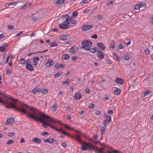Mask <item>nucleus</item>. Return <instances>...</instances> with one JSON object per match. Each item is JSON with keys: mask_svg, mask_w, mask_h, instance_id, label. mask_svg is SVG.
<instances>
[{"mask_svg": "<svg viewBox=\"0 0 153 153\" xmlns=\"http://www.w3.org/2000/svg\"><path fill=\"white\" fill-rule=\"evenodd\" d=\"M3 96L4 98L0 97V103L5 104L6 108H12L24 114H27L28 117L33 120H37L42 123V126L45 128L48 126L55 129L54 128L56 127L54 125H51L52 122H57L59 125H64L60 122L50 117L45 114L39 112L34 108L30 107L25 104L21 103L16 105L17 102L16 100Z\"/></svg>", "mask_w": 153, "mask_h": 153, "instance_id": "f257e3e1", "label": "nucleus"}, {"mask_svg": "<svg viewBox=\"0 0 153 153\" xmlns=\"http://www.w3.org/2000/svg\"><path fill=\"white\" fill-rule=\"evenodd\" d=\"M81 44L83 46L81 47V48H84L87 51L90 50L91 48L90 45H92V42L89 40H85L82 41Z\"/></svg>", "mask_w": 153, "mask_h": 153, "instance_id": "f03ea898", "label": "nucleus"}, {"mask_svg": "<svg viewBox=\"0 0 153 153\" xmlns=\"http://www.w3.org/2000/svg\"><path fill=\"white\" fill-rule=\"evenodd\" d=\"M54 128L57 131L60 132L62 133L64 135H68L69 137H70L73 139H76V138H75L73 136H71L70 134H68L66 131H64V130L62 128H61L59 129H58V128L56 127H54Z\"/></svg>", "mask_w": 153, "mask_h": 153, "instance_id": "7ed1b4c3", "label": "nucleus"}, {"mask_svg": "<svg viewBox=\"0 0 153 153\" xmlns=\"http://www.w3.org/2000/svg\"><path fill=\"white\" fill-rule=\"evenodd\" d=\"M93 27V26L92 25H84L82 26V30L85 31L92 29Z\"/></svg>", "mask_w": 153, "mask_h": 153, "instance_id": "20e7f679", "label": "nucleus"}, {"mask_svg": "<svg viewBox=\"0 0 153 153\" xmlns=\"http://www.w3.org/2000/svg\"><path fill=\"white\" fill-rule=\"evenodd\" d=\"M75 132L78 133V134H75V136L76 137V139L79 142H82V141L80 139L81 137L80 135H83L82 133L81 132H79L78 130H75Z\"/></svg>", "mask_w": 153, "mask_h": 153, "instance_id": "39448f33", "label": "nucleus"}, {"mask_svg": "<svg viewBox=\"0 0 153 153\" xmlns=\"http://www.w3.org/2000/svg\"><path fill=\"white\" fill-rule=\"evenodd\" d=\"M104 54L103 52L100 50L97 51V57L100 60L103 59L104 58Z\"/></svg>", "mask_w": 153, "mask_h": 153, "instance_id": "423d86ee", "label": "nucleus"}, {"mask_svg": "<svg viewBox=\"0 0 153 153\" xmlns=\"http://www.w3.org/2000/svg\"><path fill=\"white\" fill-rule=\"evenodd\" d=\"M97 46L102 51H104L105 48V46L104 44L102 42H98L97 44Z\"/></svg>", "mask_w": 153, "mask_h": 153, "instance_id": "0eeeda50", "label": "nucleus"}, {"mask_svg": "<svg viewBox=\"0 0 153 153\" xmlns=\"http://www.w3.org/2000/svg\"><path fill=\"white\" fill-rule=\"evenodd\" d=\"M53 62L51 59H48L47 62L45 63V65L47 67H50L53 64Z\"/></svg>", "mask_w": 153, "mask_h": 153, "instance_id": "6e6552de", "label": "nucleus"}, {"mask_svg": "<svg viewBox=\"0 0 153 153\" xmlns=\"http://www.w3.org/2000/svg\"><path fill=\"white\" fill-rule=\"evenodd\" d=\"M78 50V47L76 46H74L70 48V51L71 52V54H74L75 52H76Z\"/></svg>", "mask_w": 153, "mask_h": 153, "instance_id": "1a4fd4ad", "label": "nucleus"}, {"mask_svg": "<svg viewBox=\"0 0 153 153\" xmlns=\"http://www.w3.org/2000/svg\"><path fill=\"white\" fill-rule=\"evenodd\" d=\"M6 122L9 125H12L15 122V120L13 117H11L9 119H7L6 120Z\"/></svg>", "mask_w": 153, "mask_h": 153, "instance_id": "9d476101", "label": "nucleus"}, {"mask_svg": "<svg viewBox=\"0 0 153 153\" xmlns=\"http://www.w3.org/2000/svg\"><path fill=\"white\" fill-rule=\"evenodd\" d=\"M70 26V25H67L66 24H60L59 25V27L61 29L67 28Z\"/></svg>", "mask_w": 153, "mask_h": 153, "instance_id": "9b49d317", "label": "nucleus"}, {"mask_svg": "<svg viewBox=\"0 0 153 153\" xmlns=\"http://www.w3.org/2000/svg\"><path fill=\"white\" fill-rule=\"evenodd\" d=\"M85 145L88 148L92 149L94 150L96 149H97V147H95L91 143H86Z\"/></svg>", "mask_w": 153, "mask_h": 153, "instance_id": "f8f14e48", "label": "nucleus"}, {"mask_svg": "<svg viewBox=\"0 0 153 153\" xmlns=\"http://www.w3.org/2000/svg\"><path fill=\"white\" fill-rule=\"evenodd\" d=\"M26 67L27 69L30 71H34V69L31 64H27L26 65Z\"/></svg>", "mask_w": 153, "mask_h": 153, "instance_id": "ddd939ff", "label": "nucleus"}, {"mask_svg": "<svg viewBox=\"0 0 153 153\" xmlns=\"http://www.w3.org/2000/svg\"><path fill=\"white\" fill-rule=\"evenodd\" d=\"M115 82L117 83L120 85L123 84L124 83L123 79L119 77H117L116 78Z\"/></svg>", "mask_w": 153, "mask_h": 153, "instance_id": "4468645a", "label": "nucleus"}, {"mask_svg": "<svg viewBox=\"0 0 153 153\" xmlns=\"http://www.w3.org/2000/svg\"><path fill=\"white\" fill-rule=\"evenodd\" d=\"M31 141L33 142H34L35 143H40L41 142V140L36 137H35L32 139L31 140Z\"/></svg>", "mask_w": 153, "mask_h": 153, "instance_id": "2eb2a0df", "label": "nucleus"}, {"mask_svg": "<svg viewBox=\"0 0 153 153\" xmlns=\"http://www.w3.org/2000/svg\"><path fill=\"white\" fill-rule=\"evenodd\" d=\"M64 67V65L62 64H59L56 63L55 65V68L56 69H59V68H63Z\"/></svg>", "mask_w": 153, "mask_h": 153, "instance_id": "dca6fc26", "label": "nucleus"}, {"mask_svg": "<svg viewBox=\"0 0 153 153\" xmlns=\"http://www.w3.org/2000/svg\"><path fill=\"white\" fill-rule=\"evenodd\" d=\"M68 36L67 35H61L59 36V39L62 40H65L68 39Z\"/></svg>", "mask_w": 153, "mask_h": 153, "instance_id": "f3484780", "label": "nucleus"}, {"mask_svg": "<svg viewBox=\"0 0 153 153\" xmlns=\"http://www.w3.org/2000/svg\"><path fill=\"white\" fill-rule=\"evenodd\" d=\"M111 121V120L110 119H106L104 120L103 124L104 125V126H105L106 127V126L107 124H109L110 123Z\"/></svg>", "mask_w": 153, "mask_h": 153, "instance_id": "a211bd4d", "label": "nucleus"}, {"mask_svg": "<svg viewBox=\"0 0 153 153\" xmlns=\"http://www.w3.org/2000/svg\"><path fill=\"white\" fill-rule=\"evenodd\" d=\"M66 1V0H57L56 3V6H58L63 3L64 1Z\"/></svg>", "mask_w": 153, "mask_h": 153, "instance_id": "6ab92c4d", "label": "nucleus"}, {"mask_svg": "<svg viewBox=\"0 0 153 153\" xmlns=\"http://www.w3.org/2000/svg\"><path fill=\"white\" fill-rule=\"evenodd\" d=\"M69 55L68 54H64L62 56V58L64 60L68 59L69 58Z\"/></svg>", "mask_w": 153, "mask_h": 153, "instance_id": "aec40b11", "label": "nucleus"}, {"mask_svg": "<svg viewBox=\"0 0 153 153\" xmlns=\"http://www.w3.org/2000/svg\"><path fill=\"white\" fill-rule=\"evenodd\" d=\"M75 99L76 100H78L81 98V95L80 94H78V93H76L74 96Z\"/></svg>", "mask_w": 153, "mask_h": 153, "instance_id": "412c9836", "label": "nucleus"}, {"mask_svg": "<svg viewBox=\"0 0 153 153\" xmlns=\"http://www.w3.org/2000/svg\"><path fill=\"white\" fill-rule=\"evenodd\" d=\"M54 141V139L52 138H50L48 139L44 140V141L45 142L52 143Z\"/></svg>", "mask_w": 153, "mask_h": 153, "instance_id": "4be33fe9", "label": "nucleus"}, {"mask_svg": "<svg viewBox=\"0 0 153 153\" xmlns=\"http://www.w3.org/2000/svg\"><path fill=\"white\" fill-rule=\"evenodd\" d=\"M68 14H66L65 15H63L62 16L61 18H63L64 17H67L65 19L66 21L67 22H70L71 21V19L70 18H69L68 17Z\"/></svg>", "mask_w": 153, "mask_h": 153, "instance_id": "5701e85b", "label": "nucleus"}, {"mask_svg": "<svg viewBox=\"0 0 153 153\" xmlns=\"http://www.w3.org/2000/svg\"><path fill=\"white\" fill-rule=\"evenodd\" d=\"M123 57L125 60H129L130 58V56L128 54H126L123 55Z\"/></svg>", "mask_w": 153, "mask_h": 153, "instance_id": "b1692460", "label": "nucleus"}, {"mask_svg": "<svg viewBox=\"0 0 153 153\" xmlns=\"http://www.w3.org/2000/svg\"><path fill=\"white\" fill-rule=\"evenodd\" d=\"M121 92V90L120 88H117L114 91V93L116 94H120Z\"/></svg>", "mask_w": 153, "mask_h": 153, "instance_id": "393cba45", "label": "nucleus"}, {"mask_svg": "<svg viewBox=\"0 0 153 153\" xmlns=\"http://www.w3.org/2000/svg\"><path fill=\"white\" fill-rule=\"evenodd\" d=\"M58 42H53L51 43L50 46L52 47L56 46L58 45Z\"/></svg>", "mask_w": 153, "mask_h": 153, "instance_id": "a878e982", "label": "nucleus"}, {"mask_svg": "<svg viewBox=\"0 0 153 153\" xmlns=\"http://www.w3.org/2000/svg\"><path fill=\"white\" fill-rule=\"evenodd\" d=\"M149 93H150V92L149 91V90H147L146 91L143 92L142 94V97H145L146 95H148Z\"/></svg>", "mask_w": 153, "mask_h": 153, "instance_id": "bb28decb", "label": "nucleus"}, {"mask_svg": "<svg viewBox=\"0 0 153 153\" xmlns=\"http://www.w3.org/2000/svg\"><path fill=\"white\" fill-rule=\"evenodd\" d=\"M122 153L120 152L119 151H118L117 150H112L111 152L109 151H108V153Z\"/></svg>", "mask_w": 153, "mask_h": 153, "instance_id": "cd10ccee", "label": "nucleus"}, {"mask_svg": "<svg viewBox=\"0 0 153 153\" xmlns=\"http://www.w3.org/2000/svg\"><path fill=\"white\" fill-rule=\"evenodd\" d=\"M47 89H45L43 88L40 89V92H41V93L43 94H45L47 92Z\"/></svg>", "mask_w": 153, "mask_h": 153, "instance_id": "c85d7f7f", "label": "nucleus"}, {"mask_svg": "<svg viewBox=\"0 0 153 153\" xmlns=\"http://www.w3.org/2000/svg\"><path fill=\"white\" fill-rule=\"evenodd\" d=\"M31 18L34 21L38 19V18H37L35 14H32L31 16Z\"/></svg>", "mask_w": 153, "mask_h": 153, "instance_id": "c756f323", "label": "nucleus"}, {"mask_svg": "<svg viewBox=\"0 0 153 153\" xmlns=\"http://www.w3.org/2000/svg\"><path fill=\"white\" fill-rule=\"evenodd\" d=\"M85 146L84 145H82L81 146V149L84 151H85L87 150V146L85 144Z\"/></svg>", "mask_w": 153, "mask_h": 153, "instance_id": "7c9ffc66", "label": "nucleus"}, {"mask_svg": "<svg viewBox=\"0 0 153 153\" xmlns=\"http://www.w3.org/2000/svg\"><path fill=\"white\" fill-rule=\"evenodd\" d=\"M115 47V44L114 42H111L110 48H112L114 49Z\"/></svg>", "mask_w": 153, "mask_h": 153, "instance_id": "2f4dec72", "label": "nucleus"}, {"mask_svg": "<svg viewBox=\"0 0 153 153\" xmlns=\"http://www.w3.org/2000/svg\"><path fill=\"white\" fill-rule=\"evenodd\" d=\"M104 116L105 118H107V119L111 120V117L109 115H108L106 113H105L104 114Z\"/></svg>", "mask_w": 153, "mask_h": 153, "instance_id": "473e14b6", "label": "nucleus"}, {"mask_svg": "<svg viewBox=\"0 0 153 153\" xmlns=\"http://www.w3.org/2000/svg\"><path fill=\"white\" fill-rule=\"evenodd\" d=\"M97 48L96 47H94L90 49V50H89L92 53H94L96 52L97 50Z\"/></svg>", "mask_w": 153, "mask_h": 153, "instance_id": "72a5a7b5", "label": "nucleus"}, {"mask_svg": "<svg viewBox=\"0 0 153 153\" xmlns=\"http://www.w3.org/2000/svg\"><path fill=\"white\" fill-rule=\"evenodd\" d=\"M40 89L37 88H35L33 89V92L34 94H36L37 92H40Z\"/></svg>", "mask_w": 153, "mask_h": 153, "instance_id": "f704fd0d", "label": "nucleus"}, {"mask_svg": "<svg viewBox=\"0 0 153 153\" xmlns=\"http://www.w3.org/2000/svg\"><path fill=\"white\" fill-rule=\"evenodd\" d=\"M69 80L68 79L66 80L65 81H63L62 82V84L63 85H65L66 84L69 85Z\"/></svg>", "mask_w": 153, "mask_h": 153, "instance_id": "c9c22d12", "label": "nucleus"}, {"mask_svg": "<svg viewBox=\"0 0 153 153\" xmlns=\"http://www.w3.org/2000/svg\"><path fill=\"white\" fill-rule=\"evenodd\" d=\"M14 142V141L13 140H9L7 141L6 144H10L13 143Z\"/></svg>", "mask_w": 153, "mask_h": 153, "instance_id": "e433bc0d", "label": "nucleus"}, {"mask_svg": "<svg viewBox=\"0 0 153 153\" xmlns=\"http://www.w3.org/2000/svg\"><path fill=\"white\" fill-rule=\"evenodd\" d=\"M15 133L13 132H9L7 134V135L10 137H12L15 135Z\"/></svg>", "mask_w": 153, "mask_h": 153, "instance_id": "4c0bfd02", "label": "nucleus"}, {"mask_svg": "<svg viewBox=\"0 0 153 153\" xmlns=\"http://www.w3.org/2000/svg\"><path fill=\"white\" fill-rule=\"evenodd\" d=\"M5 47H4V46H1L0 47V51L3 52L5 51Z\"/></svg>", "mask_w": 153, "mask_h": 153, "instance_id": "58836bf2", "label": "nucleus"}, {"mask_svg": "<svg viewBox=\"0 0 153 153\" xmlns=\"http://www.w3.org/2000/svg\"><path fill=\"white\" fill-rule=\"evenodd\" d=\"M117 48L119 49H123L124 48V47L123 46L122 44L120 43V45L118 46Z\"/></svg>", "mask_w": 153, "mask_h": 153, "instance_id": "ea45409f", "label": "nucleus"}, {"mask_svg": "<svg viewBox=\"0 0 153 153\" xmlns=\"http://www.w3.org/2000/svg\"><path fill=\"white\" fill-rule=\"evenodd\" d=\"M57 107V104H53L52 106L53 110H55L56 109Z\"/></svg>", "mask_w": 153, "mask_h": 153, "instance_id": "a19ab883", "label": "nucleus"}, {"mask_svg": "<svg viewBox=\"0 0 153 153\" xmlns=\"http://www.w3.org/2000/svg\"><path fill=\"white\" fill-rule=\"evenodd\" d=\"M78 14V12L77 11H75L73 12L72 13V15L75 17H76L77 16Z\"/></svg>", "mask_w": 153, "mask_h": 153, "instance_id": "79ce46f5", "label": "nucleus"}, {"mask_svg": "<svg viewBox=\"0 0 153 153\" xmlns=\"http://www.w3.org/2000/svg\"><path fill=\"white\" fill-rule=\"evenodd\" d=\"M11 73V70L10 69H8L6 72V74L8 75Z\"/></svg>", "mask_w": 153, "mask_h": 153, "instance_id": "37998d69", "label": "nucleus"}, {"mask_svg": "<svg viewBox=\"0 0 153 153\" xmlns=\"http://www.w3.org/2000/svg\"><path fill=\"white\" fill-rule=\"evenodd\" d=\"M14 27L13 25H9L8 26L7 29L9 30H11L14 28Z\"/></svg>", "mask_w": 153, "mask_h": 153, "instance_id": "c03bdc74", "label": "nucleus"}, {"mask_svg": "<svg viewBox=\"0 0 153 153\" xmlns=\"http://www.w3.org/2000/svg\"><path fill=\"white\" fill-rule=\"evenodd\" d=\"M20 62L21 64H24L25 63V60L24 58H22L20 59Z\"/></svg>", "mask_w": 153, "mask_h": 153, "instance_id": "a18cd8bd", "label": "nucleus"}, {"mask_svg": "<svg viewBox=\"0 0 153 153\" xmlns=\"http://www.w3.org/2000/svg\"><path fill=\"white\" fill-rule=\"evenodd\" d=\"M65 128H66L70 130H72L74 131L73 129H72V128L68 126L67 125H65Z\"/></svg>", "mask_w": 153, "mask_h": 153, "instance_id": "49530a36", "label": "nucleus"}, {"mask_svg": "<svg viewBox=\"0 0 153 153\" xmlns=\"http://www.w3.org/2000/svg\"><path fill=\"white\" fill-rule=\"evenodd\" d=\"M140 8L139 4H136L134 6V8L136 9H139Z\"/></svg>", "mask_w": 153, "mask_h": 153, "instance_id": "de8ad7c7", "label": "nucleus"}, {"mask_svg": "<svg viewBox=\"0 0 153 153\" xmlns=\"http://www.w3.org/2000/svg\"><path fill=\"white\" fill-rule=\"evenodd\" d=\"M61 73L58 72V73H57L56 74H55L54 76L55 77H58L61 76Z\"/></svg>", "mask_w": 153, "mask_h": 153, "instance_id": "09e8293b", "label": "nucleus"}, {"mask_svg": "<svg viewBox=\"0 0 153 153\" xmlns=\"http://www.w3.org/2000/svg\"><path fill=\"white\" fill-rule=\"evenodd\" d=\"M109 95H106L105 97L103 99V100L104 101H105L106 100H108L109 99Z\"/></svg>", "mask_w": 153, "mask_h": 153, "instance_id": "8fccbe9b", "label": "nucleus"}, {"mask_svg": "<svg viewBox=\"0 0 153 153\" xmlns=\"http://www.w3.org/2000/svg\"><path fill=\"white\" fill-rule=\"evenodd\" d=\"M77 58L78 57L77 56H73L72 57L71 59L74 62L76 60Z\"/></svg>", "mask_w": 153, "mask_h": 153, "instance_id": "3c124183", "label": "nucleus"}, {"mask_svg": "<svg viewBox=\"0 0 153 153\" xmlns=\"http://www.w3.org/2000/svg\"><path fill=\"white\" fill-rule=\"evenodd\" d=\"M41 134L44 136H45V135H49V133L48 132L46 131L42 132Z\"/></svg>", "mask_w": 153, "mask_h": 153, "instance_id": "603ef678", "label": "nucleus"}, {"mask_svg": "<svg viewBox=\"0 0 153 153\" xmlns=\"http://www.w3.org/2000/svg\"><path fill=\"white\" fill-rule=\"evenodd\" d=\"M27 64H31V62L30 61V60L29 59H27L26 60V61L25 62V64L26 65Z\"/></svg>", "mask_w": 153, "mask_h": 153, "instance_id": "864d4df0", "label": "nucleus"}, {"mask_svg": "<svg viewBox=\"0 0 153 153\" xmlns=\"http://www.w3.org/2000/svg\"><path fill=\"white\" fill-rule=\"evenodd\" d=\"M39 58L37 56L36 57H34L33 58V60H34L37 62L39 60Z\"/></svg>", "mask_w": 153, "mask_h": 153, "instance_id": "5fc2aeb1", "label": "nucleus"}, {"mask_svg": "<svg viewBox=\"0 0 153 153\" xmlns=\"http://www.w3.org/2000/svg\"><path fill=\"white\" fill-rule=\"evenodd\" d=\"M106 128V127L105 126H102L100 129L101 131L104 132Z\"/></svg>", "mask_w": 153, "mask_h": 153, "instance_id": "6e6d98bb", "label": "nucleus"}, {"mask_svg": "<svg viewBox=\"0 0 153 153\" xmlns=\"http://www.w3.org/2000/svg\"><path fill=\"white\" fill-rule=\"evenodd\" d=\"M144 51L146 55L148 54L149 53V49L147 48Z\"/></svg>", "mask_w": 153, "mask_h": 153, "instance_id": "4d7b16f0", "label": "nucleus"}, {"mask_svg": "<svg viewBox=\"0 0 153 153\" xmlns=\"http://www.w3.org/2000/svg\"><path fill=\"white\" fill-rule=\"evenodd\" d=\"M97 35L96 34H94L91 36V38L94 39H96L97 38Z\"/></svg>", "mask_w": 153, "mask_h": 153, "instance_id": "13d9d810", "label": "nucleus"}, {"mask_svg": "<svg viewBox=\"0 0 153 153\" xmlns=\"http://www.w3.org/2000/svg\"><path fill=\"white\" fill-rule=\"evenodd\" d=\"M94 106V104L93 103H91L90 106H89L88 107L90 109H92L93 108Z\"/></svg>", "mask_w": 153, "mask_h": 153, "instance_id": "bf43d9fd", "label": "nucleus"}, {"mask_svg": "<svg viewBox=\"0 0 153 153\" xmlns=\"http://www.w3.org/2000/svg\"><path fill=\"white\" fill-rule=\"evenodd\" d=\"M48 51V50L47 49H46L44 51H38V52H36V53H44L45 52L47 51Z\"/></svg>", "mask_w": 153, "mask_h": 153, "instance_id": "052dcab7", "label": "nucleus"}, {"mask_svg": "<svg viewBox=\"0 0 153 153\" xmlns=\"http://www.w3.org/2000/svg\"><path fill=\"white\" fill-rule=\"evenodd\" d=\"M98 19L101 20L103 18L102 16L101 15H98L97 16Z\"/></svg>", "mask_w": 153, "mask_h": 153, "instance_id": "680f3d73", "label": "nucleus"}, {"mask_svg": "<svg viewBox=\"0 0 153 153\" xmlns=\"http://www.w3.org/2000/svg\"><path fill=\"white\" fill-rule=\"evenodd\" d=\"M82 2H83V3L82 4H83L84 3H88L90 1H88L87 0H84Z\"/></svg>", "mask_w": 153, "mask_h": 153, "instance_id": "e2e57ef3", "label": "nucleus"}, {"mask_svg": "<svg viewBox=\"0 0 153 153\" xmlns=\"http://www.w3.org/2000/svg\"><path fill=\"white\" fill-rule=\"evenodd\" d=\"M101 113V111L97 110L95 114L96 115H99Z\"/></svg>", "mask_w": 153, "mask_h": 153, "instance_id": "0e129e2a", "label": "nucleus"}, {"mask_svg": "<svg viewBox=\"0 0 153 153\" xmlns=\"http://www.w3.org/2000/svg\"><path fill=\"white\" fill-rule=\"evenodd\" d=\"M89 11V10L88 9H85L83 10V13H86Z\"/></svg>", "mask_w": 153, "mask_h": 153, "instance_id": "69168bd1", "label": "nucleus"}, {"mask_svg": "<svg viewBox=\"0 0 153 153\" xmlns=\"http://www.w3.org/2000/svg\"><path fill=\"white\" fill-rule=\"evenodd\" d=\"M70 22L71 24H74L76 23V21L75 20L71 19V21H70Z\"/></svg>", "mask_w": 153, "mask_h": 153, "instance_id": "338daca9", "label": "nucleus"}, {"mask_svg": "<svg viewBox=\"0 0 153 153\" xmlns=\"http://www.w3.org/2000/svg\"><path fill=\"white\" fill-rule=\"evenodd\" d=\"M97 149V151H98V153H103L102 150L100 149H98V148L97 149Z\"/></svg>", "mask_w": 153, "mask_h": 153, "instance_id": "774afa93", "label": "nucleus"}]
</instances>
